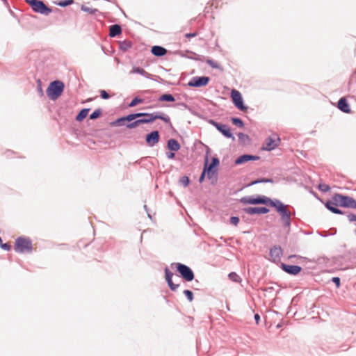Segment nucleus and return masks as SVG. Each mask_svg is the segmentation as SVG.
<instances>
[{
  "instance_id": "obj_1",
  "label": "nucleus",
  "mask_w": 356,
  "mask_h": 356,
  "mask_svg": "<svg viewBox=\"0 0 356 356\" xmlns=\"http://www.w3.org/2000/svg\"><path fill=\"white\" fill-rule=\"evenodd\" d=\"M142 114L141 117L143 118L139 119L141 122V124L151 123L156 119L162 120L163 122L166 123H170V118L169 116L161 113H139Z\"/></svg>"
},
{
  "instance_id": "obj_2",
  "label": "nucleus",
  "mask_w": 356,
  "mask_h": 356,
  "mask_svg": "<svg viewBox=\"0 0 356 356\" xmlns=\"http://www.w3.org/2000/svg\"><path fill=\"white\" fill-rule=\"evenodd\" d=\"M219 164V160L217 158L213 157L212 159L211 163L209 165H207V163L205 164L203 172L199 179V181L201 183L203 181L205 175L207 173V178L209 179H213L216 176V170L214 168Z\"/></svg>"
},
{
  "instance_id": "obj_3",
  "label": "nucleus",
  "mask_w": 356,
  "mask_h": 356,
  "mask_svg": "<svg viewBox=\"0 0 356 356\" xmlns=\"http://www.w3.org/2000/svg\"><path fill=\"white\" fill-rule=\"evenodd\" d=\"M332 199L337 202L339 207L356 209V200L351 197L335 194L333 195Z\"/></svg>"
},
{
  "instance_id": "obj_4",
  "label": "nucleus",
  "mask_w": 356,
  "mask_h": 356,
  "mask_svg": "<svg viewBox=\"0 0 356 356\" xmlns=\"http://www.w3.org/2000/svg\"><path fill=\"white\" fill-rule=\"evenodd\" d=\"M32 250V243L29 238L19 237L16 239L15 250L17 252H31Z\"/></svg>"
},
{
  "instance_id": "obj_5",
  "label": "nucleus",
  "mask_w": 356,
  "mask_h": 356,
  "mask_svg": "<svg viewBox=\"0 0 356 356\" xmlns=\"http://www.w3.org/2000/svg\"><path fill=\"white\" fill-rule=\"evenodd\" d=\"M29 6L32 10L37 13L47 15L51 13V9L40 0H35Z\"/></svg>"
},
{
  "instance_id": "obj_6",
  "label": "nucleus",
  "mask_w": 356,
  "mask_h": 356,
  "mask_svg": "<svg viewBox=\"0 0 356 356\" xmlns=\"http://www.w3.org/2000/svg\"><path fill=\"white\" fill-rule=\"evenodd\" d=\"M177 268L181 277L186 281H192L194 279V273L188 266L178 263L177 264Z\"/></svg>"
},
{
  "instance_id": "obj_7",
  "label": "nucleus",
  "mask_w": 356,
  "mask_h": 356,
  "mask_svg": "<svg viewBox=\"0 0 356 356\" xmlns=\"http://www.w3.org/2000/svg\"><path fill=\"white\" fill-rule=\"evenodd\" d=\"M209 77L206 76H194L187 83L189 87L200 88L205 86L209 82Z\"/></svg>"
},
{
  "instance_id": "obj_8",
  "label": "nucleus",
  "mask_w": 356,
  "mask_h": 356,
  "mask_svg": "<svg viewBox=\"0 0 356 356\" xmlns=\"http://www.w3.org/2000/svg\"><path fill=\"white\" fill-rule=\"evenodd\" d=\"M268 200L269 198L265 196H258L257 197L248 196L241 199V202L245 204H268Z\"/></svg>"
},
{
  "instance_id": "obj_9",
  "label": "nucleus",
  "mask_w": 356,
  "mask_h": 356,
  "mask_svg": "<svg viewBox=\"0 0 356 356\" xmlns=\"http://www.w3.org/2000/svg\"><path fill=\"white\" fill-rule=\"evenodd\" d=\"M231 96L236 107H237L241 111H244L246 109V107L243 105L241 94L238 90H232Z\"/></svg>"
},
{
  "instance_id": "obj_10",
  "label": "nucleus",
  "mask_w": 356,
  "mask_h": 356,
  "mask_svg": "<svg viewBox=\"0 0 356 356\" xmlns=\"http://www.w3.org/2000/svg\"><path fill=\"white\" fill-rule=\"evenodd\" d=\"M211 123L225 137L234 138L229 127L227 124L216 122L213 120L211 121Z\"/></svg>"
},
{
  "instance_id": "obj_11",
  "label": "nucleus",
  "mask_w": 356,
  "mask_h": 356,
  "mask_svg": "<svg viewBox=\"0 0 356 356\" xmlns=\"http://www.w3.org/2000/svg\"><path fill=\"white\" fill-rule=\"evenodd\" d=\"M278 212L281 216V221L283 226L289 227L291 225V213L286 209H284L283 207H280L278 209Z\"/></svg>"
},
{
  "instance_id": "obj_12",
  "label": "nucleus",
  "mask_w": 356,
  "mask_h": 356,
  "mask_svg": "<svg viewBox=\"0 0 356 356\" xmlns=\"http://www.w3.org/2000/svg\"><path fill=\"white\" fill-rule=\"evenodd\" d=\"M280 141V138L277 136H270L266 139L264 149L270 151L275 149Z\"/></svg>"
},
{
  "instance_id": "obj_13",
  "label": "nucleus",
  "mask_w": 356,
  "mask_h": 356,
  "mask_svg": "<svg viewBox=\"0 0 356 356\" xmlns=\"http://www.w3.org/2000/svg\"><path fill=\"white\" fill-rule=\"evenodd\" d=\"M282 250L280 246H274L270 250V256L272 261L275 263L279 262L282 256Z\"/></svg>"
},
{
  "instance_id": "obj_14",
  "label": "nucleus",
  "mask_w": 356,
  "mask_h": 356,
  "mask_svg": "<svg viewBox=\"0 0 356 356\" xmlns=\"http://www.w3.org/2000/svg\"><path fill=\"white\" fill-rule=\"evenodd\" d=\"M281 268L286 273L293 275H298L302 270L301 267L299 266L288 265L285 264H282Z\"/></svg>"
},
{
  "instance_id": "obj_15",
  "label": "nucleus",
  "mask_w": 356,
  "mask_h": 356,
  "mask_svg": "<svg viewBox=\"0 0 356 356\" xmlns=\"http://www.w3.org/2000/svg\"><path fill=\"white\" fill-rule=\"evenodd\" d=\"M159 141V134L158 131H152L146 136V143L149 146L153 147Z\"/></svg>"
},
{
  "instance_id": "obj_16",
  "label": "nucleus",
  "mask_w": 356,
  "mask_h": 356,
  "mask_svg": "<svg viewBox=\"0 0 356 356\" xmlns=\"http://www.w3.org/2000/svg\"><path fill=\"white\" fill-rule=\"evenodd\" d=\"M244 211L249 215L267 213L269 209L266 207H248L244 209Z\"/></svg>"
},
{
  "instance_id": "obj_17",
  "label": "nucleus",
  "mask_w": 356,
  "mask_h": 356,
  "mask_svg": "<svg viewBox=\"0 0 356 356\" xmlns=\"http://www.w3.org/2000/svg\"><path fill=\"white\" fill-rule=\"evenodd\" d=\"M259 159V157L258 156L243 154V155L240 156L235 160V164L240 165V164L244 163L245 162H248L249 161H256V160H258Z\"/></svg>"
},
{
  "instance_id": "obj_18",
  "label": "nucleus",
  "mask_w": 356,
  "mask_h": 356,
  "mask_svg": "<svg viewBox=\"0 0 356 356\" xmlns=\"http://www.w3.org/2000/svg\"><path fill=\"white\" fill-rule=\"evenodd\" d=\"M325 207H327V209H329L334 213H337V214H343V212L341 210L337 208V207H339V204H338L337 202H336L332 198L331 201L327 202V203L325 204Z\"/></svg>"
},
{
  "instance_id": "obj_19",
  "label": "nucleus",
  "mask_w": 356,
  "mask_h": 356,
  "mask_svg": "<svg viewBox=\"0 0 356 356\" xmlns=\"http://www.w3.org/2000/svg\"><path fill=\"white\" fill-rule=\"evenodd\" d=\"M165 280H166V282H168V284L170 289L172 291H175L179 287V285L174 284L172 282V278L173 276V273L172 272H170L168 268H165Z\"/></svg>"
},
{
  "instance_id": "obj_20",
  "label": "nucleus",
  "mask_w": 356,
  "mask_h": 356,
  "mask_svg": "<svg viewBox=\"0 0 356 356\" xmlns=\"http://www.w3.org/2000/svg\"><path fill=\"white\" fill-rule=\"evenodd\" d=\"M151 53L157 57H161L167 54V49L163 47L154 45L151 49Z\"/></svg>"
},
{
  "instance_id": "obj_21",
  "label": "nucleus",
  "mask_w": 356,
  "mask_h": 356,
  "mask_svg": "<svg viewBox=\"0 0 356 356\" xmlns=\"http://www.w3.org/2000/svg\"><path fill=\"white\" fill-rule=\"evenodd\" d=\"M337 107L343 113H349L350 112V106L345 97H342L339 99Z\"/></svg>"
},
{
  "instance_id": "obj_22",
  "label": "nucleus",
  "mask_w": 356,
  "mask_h": 356,
  "mask_svg": "<svg viewBox=\"0 0 356 356\" xmlns=\"http://www.w3.org/2000/svg\"><path fill=\"white\" fill-rule=\"evenodd\" d=\"M122 33V28L119 24H113L109 27V34L111 38H115Z\"/></svg>"
},
{
  "instance_id": "obj_23",
  "label": "nucleus",
  "mask_w": 356,
  "mask_h": 356,
  "mask_svg": "<svg viewBox=\"0 0 356 356\" xmlns=\"http://www.w3.org/2000/svg\"><path fill=\"white\" fill-rule=\"evenodd\" d=\"M142 116V114H140L138 113H133V114H129L127 116H124V117H122V118H120L119 119L117 120L116 121V123L118 124H120L122 122H124V121H129V122H131L138 118H140Z\"/></svg>"
},
{
  "instance_id": "obj_24",
  "label": "nucleus",
  "mask_w": 356,
  "mask_h": 356,
  "mask_svg": "<svg viewBox=\"0 0 356 356\" xmlns=\"http://www.w3.org/2000/svg\"><path fill=\"white\" fill-rule=\"evenodd\" d=\"M65 84L62 81L55 80L51 81L47 89H64Z\"/></svg>"
},
{
  "instance_id": "obj_25",
  "label": "nucleus",
  "mask_w": 356,
  "mask_h": 356,
  "mask_svg": "<svg viewBox=\"0 0 356 356\" xmlns=\"http://www.w3.org/2000/svg\"><path fill=\"white\" fill-rule=\"evenodd\" d=\"M167 145H168V148L170 150L174 151V152L178 151L181 147L178 141L176 140L175 139L168 140Z\"/></svg>"
},
{
  "instance_id": "obj_26",
  "label": "nucleus",
  "mask_w": 356,
  "mask_h": 356,
  "mask_svg": "<svg viewBox=\"0 0 356 356\" xmlns=\"http://www.w3.org/2000/svg\"><path fill=\"white\" fill-rule=\"evenodd\" d=\"M131 73L133 74H139L141 76H143L146 78L150 79L151 74L147 72L143 68L140 67H133L132 70L131 71Z\"/></svg>"
},
{
  "instance_id": "obj_27",
  "label": "nucleus",
  "mask_w": 356,
  "mask_h": 356,
  "mask_svg": "<svg viewBox=\"0 0 356 356\" xmlns=\"http://www.w3.org/2000/svg\"><path fill=\"white\" fill-rule=\"evenodd\" d=\"M132 42L130 40H123L120 42L119 48L121 51L125 52L132 47Z\"/></svg>"
},
{
  "instance_id": "obj_28",
  "label": "nucleus",
  "mask_w": 356,
  "mask_h": 356,
  "mask_svg": "<svg viewBox=\"0 0 356 356\" xmlns=\"http://www.w3.org/2000/svg\"><path fill=\"white\" fill-rule=\"evenodd\" d=\"M63 91V90H47V96L51 100H56L62 95Z\"/></svg>"
},
{
  "instance_id": "obj_29",
  "label": "nucleus",
  "mask_w": 356,
  "mask_h": 356,
  "mask_svg": "<svg viewBox=\"0 0 356 356\" xmlns=\"http://www.w3.org/2000/svg\"><path fill=\"white\" fill-rule=\"evenodd\" d=\"M268 204H269L271 207H275L277 211L280 207H283L284 209L287 208V206L283 204L280 200L273 201L269 199Z\"/></svg>"
},
{
  "instance_id": "obj_30",
  "label": "nucleus",
  "mask_w": 356,
  "mask_h": 356,
  "mask_svg": "<svg viewBox=\"0 0 356 356\" xmlns=\"http://www.w3.org/2000/svg\"><path fill=\"white\" fill-rule=\"evenodd\" d=\"M88 111H89V109H87V108L82 109L79 112V113L77 115V116L76 118V120L82 121L88 115Z\"/></svg>"
},
{
  "instance_id": "obj_31",
  "label": "nucleus",
  "mask_w": 356,
  "mask_h": 356,
  "mask_svg": "<svg viewBox=\"0 0 356 356\" xmlns=\"http://www.w3.org/2000/svg\"><path fill=\"white\" fill-rule=\"evenodd\" d=\"M229 279L232 282L239 283L241 282V278L240 276L236 273L235 272H232L228 275Z\"/></svg>"
},
{
  "instance_id": "obj_32",
  "label": "nucleus",
  "mask_w": 356,
  "mask_h": 356,
  "mask_svg": "<svg viewBox=\"0 0 356 356\" xmlns=\"http://www.w3.org/2000/svg\"><path fill=\"white\" fill-rule=\"evenodd\" d=\"M159 101H167V102H174L175 98L174 97L170 94H164L162 95L159 98Z\"/></svg>"
},
{
  "instance_id": "obj_33",
  "label": "nucleus",
  "mask_w": 356,
  "mask_h": 356,
  "mask_svg": "<svg viewBox=\"0 0 356 356\" xmlns=\"http://www.w3.org/2000/svg\"><path fill=\"white\" fill-rule=\"evenodd\" d=\"M74 3V0H61L58 2H56V5L60 7H66L67 6H70Z\"/></svg>"
},
{
  "instance_id": "obj_34",
  "label": "nucleus",
  "mask_w": 356,
  "mask_h": 356,
  "mask_svg": "<svg viewBox=\"0 0 356 356\" xmlns=\"http://www.w3.org/2000/svg\"><path fill=\"white\" fill-rule=\"evenodd\" d=\"M81 10L83 12L88 13L91 15H94L98 11V10L96 8H89L84 5L81 6Z\"/></svg>"
},
{
  "instance_id": "obj_35",
  "label": "nucleus",
  "mask_w": 356,
  "mask_h": 356,
  "mask_svg": "<svg viewBox=\"0 0 356 356\" xmlns=\"http://www.w3.org/2000/svg\"><path fill=\"white\" fill-rule=\"evenodd\" d=\"M206 63L213 69L222 70V67L219 64H218L216 62H215L214 60H213L211 59H207L206 60Z\"/></svg>"
},
{
  "instance_id": "obj_36",
  "label": "nucleus",
  "mask_w": 356,
  "mask_h": 356,
  "mask_svg": "<svg viewBox=\"0 0 356 356\" xmlns=\"http://www.w3.org/2000/svg\"><path fill=\"white\" fill-rule=\"evenodd\" d=\"M272 182H273V181L271 179L263 178V179H257V180H254V181H252L250 185V186L251 185H254V184H259V183H272Z\"/></svg>"
},
{
  "instance_id": "obj_37",
  "label": "nucleus",
  "mask_w": 356,
  "mask_h": 356,
  "mask_svg": "<svg viewBox=\"0 0 356 356\" xmlns=\"http://www.w3.org/2000/svg\"><path fill=\"white\" fill-rule=\"evenodd\" d=\"M143 99L139 97H135L132 99V101L129 103V107H134L136 106L138 104L143 103Z\"/></svg>"
},
{
  "instance_id": "obj_38",
  "label": "nucleus",
  "mask_w": 356,
  "mask_h": 356,
  "mask_svg": "<svg viewBox=\"0 0 356 356\" xmlns=\"http://www.w3.org/2000/svg\"><path fill=\"white\" fill-rule=\"evenodd\" d=\"M232 120L234 125H236L238 127H241V128L243 127L244 124L240 118H234L232 119Z\"/></svg>"
},
{
  "instance_id": "obj_39",
  "label": "nucleus",
  "mask_w": 356,
  "mask_h": 356,
  "mask_svg": "<svg viewBox=\"0 0 356 356\" xmlns=\"http://www.w3.org/2000/svg\"><path fill=\"white\" fill-rule=\"evenodd\" d=\"M141 121L138 119V120H136L132 122H130L129 124H128L127 125V127L129 128V129H133V128H135L136 127H138V125H140L141 124L140 122Z\"/></svg>"
},
{
  "instance_id": "obj_40",
  "label": "nucleus",
  "mask_w": 356,
  "mask_h": 356,
  "mask_svg": "<svg viewBox=\"0 0 356 356\" xmlns=\"http://www.w3.org/2000/svg\"><path fill=\"white\" fill-rule=\"evenodd\" d=\"M184 294L186 296V298H188V300L190 301V302H192L193 300V293L192 291H191L190 290H184Z\"/></svg>"
},
{
  "instance_id": "obj_41",
  "label": "nucleus",
  "mask_w": 356,
  "mask_h": 356,
  "mask_svg": "<svg viewBox=\"0 0 356 356\" xmlns=\"http://www.w3.org/2000/svg\"><path fill=\"white\" fill-rule=\"evenodd\" d=\"M101 114L100 110H95L91 115H90V118L92 120L97 118Z\"/></svg>"
},
{
  "instance_id": "obj_42",
  "label": "nucleus",
  "mask_w": 356,
  "mask_h": 356,
  "mask_svg": "<svg viewBox=\"0 0 356 356\" xmlns=\"http://www.w3.org/2000/svg\"><path fill=\"white\" fill-rule=\"evenodd\" d=\"M180 182L183 186H187L189 184L190 181L188 177L185 176L181 178Z\"/></svg>"
},
{
  "instance_id": "obj_43",
  "label": "nucleus",
  "mask_w": 356,
  "mask_h": 356,
  "mask_svg": "<svg viewBox=\"0 0 356 356\" xmlns=\"http://www.w3.org/2000/svg\"><path fill=\"white\" fill-rule=\"evenodd\" d=\"M318 188L323 192H327L330 190V186L326 184H320Z\"/></svg>"
},
{
  "instance_id": "obj_44",
  "label": "nucleus",
  "mask_w": 356,
  "mask_h": 356,
  "mask_svg": "<svg viewBox=\"0 0 356 356\" xmlns=\"http://www.w3.org/2000/svg\"><path fill=\"white\" fill-rule=\"evenodd\" d=\"M239 222V218L236 216H232L230 218V223L234 225H237Z\"/></svg>"
},
{
  "instance_id": "obj_45",
  "label": "nucleus",
  "mask_w": 356,
  "mask_h": 356,
  "mask_svg": "<svg viewBox=\"0 0 356 356\" xmlns=\"http://www.w3.org/2000/svg\"><path fill=\"white\" fill-rule=\"evenodd\" d=\"M347 218L350 222H356V215L350 213L347 216Z\"/></svg>"
},
{
  "instance_id": "obj_46",
  "label": "nucleus",
  "mask_w": 356,
  "mask_h": 356,
  "mask_svg": "<svg viewBox=\"0 0 356 356\" xmlns=\"http://www.w3.org/2000/svg\"><path fill=\"white\" fill-rule=\"evenodd\" d=\"M332 282H333L334 283H335V284H336L337 287V288H339V286H340V279H339V277H334L332 279Z\"/></svg>"
},
{
  "instance_id": "obj_47",
  "label": "nucleus",
  "mask_w": 356,
  "mask_h": 356,
  "mask_svg": "<svg viewBox=\"0 0 356 356\" xmlns=\"http://www.w3.org/2000/svg\"><path fill=\"white\" fill-rule=\"evenodd\" d=\"M1 247L2 249L5 250H10V245L8 243H2L1 245Z\"/></svg>"
},
{
  "instance_id": "obj_48",
  "label": "nucleus",
  "mask_w": 356,
  "mask_h": 356,
  "mask_svg": "<svg viewBox=\"0 0 356 356\" xmlns=\"http://www.w3.org/2000/svg\"><path fill=\"white\" fill-rule=\"evenodd\" d=\"M101 97L103 99H108L109 97V95L106 92V90H102Z\"/></svg>"
},
{
  "instance_id": "obj_49",
  "label": "nucleus",
  "mask_w": 356,
  "mask_h": 356,
  "mask_svg": "<svg viewBox=\"0 0 356 356\" xmlns=\"http://www.w3.org/2000/svg\"><path fill=\"white\" fill-rule=\"evenodd\" d=\"M165 154H166V157L168 159H172L175 157V153L171 152H166Z\"/></svg>"
},
{
  "instance_id": "obj_50",
  "label": "nucleus",
  "mask_w": 356,
  "mask_h": 356,
  "mask_svg": "<svg viewBox=\"0 0 356 356\" xmlns=\"http://www.w3.org/2000/svg\"><path fill=\"white\" fill-rule=\"evenodd\" d=\"M43 86H44L42 85L41 80L40 79H38L37 80V87H36V89H42Z\"/></svg>"
},
{
  "instance_id": "obj_51",
  "label": "nucleus",
  "mask_w": 356,
  "mask_h": 356,
  "mask_svg": "<svg viewBox=\"0 0 356 356\" xmlns=\"http://www.w3.org/2000/svg\"><path fill=\"white\" fill-rule=\"evenodd\" d=\"M197 35V33H188L185 35V37L187 38H193Z\"/></svg>"
},
{
  "instance_id": "obj_52",
  "label": "nucleus",
  "mask_w": 356,
  "mask_h": 356,
  "mask_svg": "<svg viewBox=\"0 0 356 356\" xmlns=\"http://www.w3.org/2000/svg\"><path fill=\"white\" fill-rule=\"evenodd\" d=\"M254 319H255L256 322L258 323V322H259V321L260 319V316H259V315L258 314H256L254 315Z\"/></svg>"
},
{
  "instance_id": "obj_53",
  "label": "nucleus",
  "mask_w": 356,
  "mask_h": 356,
  "mask_svg": "<svg viewBox=\"0 0 356 356\" xmlns=\"http://www.w3.org/2000/svg\"><path fill=\"white\" fill-rule=\"evenodd\" d=\"M26 2L29 4V5H31L33 2H34L35 0H25Z\"/></svg>"
},
{
  "instance_id": "obj_54",
  "label": "nucleus",
  "mask_w": 356,
  "mask_h": 356,
  "mask_svg": "<svg viewBox=\"0 0 356 356\" xmlns=\"http://www.w3.org/2000/svg\"><path fill=\"white\" fill-rule=\"evenodd\" d=\"M39 95L40 97L43 95V90H39Z\"/></svg>"
},
{
  "instance_id": "obj_55",
  "label": "nucleus",
  "mask_w": 356,
  "mask_h": 356,
  "mask_svg": "<svg viewBox=\"0 0 356 356\" xmlns=\"http://www.w3.org/2000/svg\"><path fill=\"white\" fill-rule=\"evenodd\" d=\"M223 89L227 90V89H229V88L227 86H224Z\"/></svg>"
}]
</instances>
